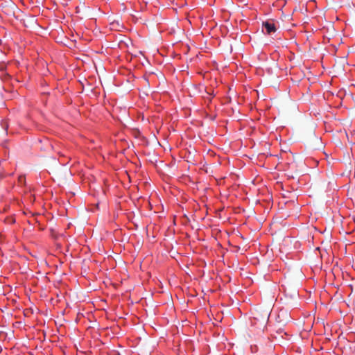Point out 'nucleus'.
<instances>
[{"label": "nucleus", "instance_id": "obj_2", "mask_svg": "<svg viewBox=\"0 0 355 355\" xmlns=\"http://www.w3.org/2000/svg\"><path fill=\"white\" fill-rule=\"evenodd\" d=\"M263 26L266 28L268 34L275 33L277 30L276 26L272 21H266L263 22Z\"/></svg>", "mask_w": 355, "mask_h": 355}, {"label": "nucleus", "instance_id": "obj_3", "mask_svg": "<svg viewBox=\"0 0 355 355\" xmlns=\"http://www.w3.org/2000/svg\"><path fill=\"white\" fill-rule=\"evenodd\" d=\"M25 180V178L24 176H19V182L20 183H23Z\"/></svg>", "mask_w": 355, "mask_h": 355}, {"label": "nucleus", "instance_id": "obj_1", "mask_svg": "<svg viewBox=\"0 0 355 355\" xmlns=\"http://www.w3.org/2000/svg\"><path fill=\"white\" fill-rule=\"evenodd\" d=\"M252 318L255 321H260L262 324H266L269 318L268 311H260L258 309H254L252 312Z\"/></svg>", "mask_w": 355, "mask_h": 355}]
</instances>
